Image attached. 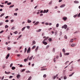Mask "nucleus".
<instances>
[{
  "label": "nucleus",
  "mask_w": 80,
  "mask_h": 80,
  "mask_svg": "<svg viewBox=\"0 0 80 80\" xmlns=\"http://www.w3.org/2000/svg\"><path fill=\"white\" fill-rule=\"evenodd\" d=\"M67 25L66 24L64 25L62 27V28H64L65 30H66V29H67Z\"/></svg>",
  "instance_id": "f257e3e1"
},
{
  "label": "nucleus",
  "mask_w": 80,
  "mask_h": 80,
  "mask_svg": "<svg viewBox=\"0 0 80 80\" xmlns=\"http://www.w3.org/2000/svg\"><path fill=\"white\" fill-rule=\"evenodd\" d=\"M28 58H29V56H28L26 59L25 58L24 59V62H26L27 61H28Z\"/></svg>",
  "instance_id": "f03ea898"
},
{
  "label": "nucleus",
  "mask_w": 80,
  "mask_h": 80,
  "mask_svg": "<svg viewBox=\"0 0 80 80\" xmlns=\"http://www.w3.org/2000/svg\"><path fill=\"white\" fill-rule=\"evenodd\" d=\"M30 50H31V49H30V48L29 47L27 51V53H30Z\"/></svg>",
  "instance_id": "7ed1b4c3"
},
{
  "label": "nucleus",
  "mask_w": 80,
  "mask_h": 80,
  "mask_svg": "<svg viewBox=\"0 0 80 80\" xmlns=\"http://www.w3.org/2000/svg\"><path fill=\"white\" fill-rule=\"evenodd\" d=\"M42 43L43 44H44L45 45H47L48 43H47V42H45V41H42Z\"/></svg>",
  "instance_id": "20e7f679"
},
{
  "label": "nucleus",
  "mask_w": 80,
  "mask_h": 80,
  "mask_svg": "<svg viewBox=\"0 0 80 80\" xmlns=\"http://www.w3.org/2000/svg\"><path fill=\"white\" fill-rule=\"evenodd\" d=\"M63 20L64 21H66L67 20V18L65 17H64L62 18Z\"/></svg>",
  "instance_id": "39448f33"
},
{
  "label": "nucleus",
  "mask_w": 80,
  "mask_h": 80,
  "mask_svg": "<svg viewBox=\"0 0 80 80\" xmlns=\"http://www.w3.org/2000/svg\"><path fill=\"white\" fill-rule=\"evenodd\" d=\"M10 56V53H9L8 54L6 57V59H8V57H9V56Z\"/></svg>",
  "instance_id": "423d86ee"
},
{
  "label": "nucleus",
  "mask_w": 80,
  "mask_h": 80,
  "mask_svg": "<svg viewBox=\"0 0 80 80\" xmlns=\"http://www.w3.org/2000/svg\"><path fill=\"white\" fill-rule=\"evenodd\" d=\"M38 23H39V22L37 21L34 25H38Z\"/></svg>",
  "instance_id": "0eeeda50"
},
{
  "label": "nucleus",
  "mask_w": 80,
  "mask_h": 80,
  "mask_svg": "<svg viewBox=\"0 0 80 80\" xmlns=\"http://www.w3.org/2000/svg\"><path fill=\"white\" fill-rule=\"evenodd\" d=\"M28 23H31L32 22V21L28 19L27 20Z\"/></svg>",
  "instance_id": "6e6552de"
},
{
  "label": "nucleus",
  "mask_w": 80,
  "mask_h": 80,
  "mask_svg": "<svg viewBox=\"0 0 80 80\" xmlns=\"http://www.w3.org/2000/svg\"><path fill=\"white\" fill-rule=\"evenodd\" d=\"M75 46H76V44L75 43L72 44L71 45V47H75Z\"/></svg>",
  "instance_id": "1a4fd4ad"
},
{
  "label": "nucleus",
  "mask_w": 80,
  "mask_h": 80,
  "mask_svg": "<svg viewBox=\"0 0 80 80\" xmlns=\"http://www.w3.org/2000/svg\"><path fill=\"white\" fill-rule=\"evenodd\" d=\"M74 3H78L79 2L78 1H74Z\"/></svg>",
  "instance_id": "9d476101"
},
{
  "label": "nucleus",
  "mask_w": 80,
  "mask_h": 80,
  "mask_svg": "<svg viewBox=\"0 0 80 80\" xmlns=\"http://www.w3.org/2000/svg\"><path fill=\"white\" fill-rule=\"evenodd\" d=\"M65 6V4H62L60 6V8H62V7H64Z\"/></svg>",
  "instance_id": "9b49d317"
},
{
  "label": "nucleus",
  "mask_w": 80,
  "mask_h": 80,
  "mask_svg": "<svg viewBox=\"0 0 80 80\" xmlns=\"http://www.w3.org/2000/svg\"><path fill=\"white\" fill-rule=\"evenodd\" d=\"M38 46H37V47L35 49V51H36V52H37L38 50Z\"/></svg>",
  "instance_id": "f8f14e48"
},
{
  "label": "nucleus",
  "mask_w": 80,
  "mask_h": 80,
  "mask_svg": "<svg viewBox=\"0 0 80 80\" xmlns=\"http://www.w3.org/2000/svg\"><path fill=\"white\" fill-rule=\"evenodd\" d=\"M5 74H7V75H8V74H10V72H7L5 71Z\"/></svg>",
  "instance_id": "ddd939ff"
},
{
  "label": "nucleus",
  "mask_w": 80,
  "mask_h": 80,
  "mask_svg": "<svg viewBox=\"0 0 80 80\" xmlns=\"http://www.w3.org/2000/svg\"><path fill=\"white\" fill-rule=\"evenodd\" d=\"M20 74H18L17 76V78H20Z\"/></svg>",
  "instance_id": "4468645a"
},
{
  "label": "nucleus",
  "mask_w": 80,
  "mask_h": 80,
  "mask_svg": "<svg viewBox=\"0 0 80 80\" xmlns=\"http://www.w3.org/2000/svg\"><path fill=\"white\" fill-rule=\"evenodd\" d=\"M69 54H70V53H69V52L64 53V55H69Z\"/></svg>",
  "instance_id": "2eb2a0df"
},
{
  "label": "nucleus",
  "mask_w": 80,
  "mask_h": 80,
  "mask_svg": "<svg viewBox=\"0 0 80 80\" xmlns=\"http://www.w3.org/2000/svg\"><path fill=\"white\" fill-rule=\"evenodd\" d=\"M42 31V29H39L38 31H36L37 32H41Z\"/></svg>",
  "instance_id": "dca6fc26"
},
{
  "label": "nucleus",
  "mask_w": 80,
  "mask_h": 80,
  "mask_svg": "<svg viewBox=\"0 0 80 80\" xmlns=\"http://www.w3.org/2000/svg\"><path fill=\"white\" fill-rule=\"evenodd\" d=\"M7 49L8 50H11V49H12V48H10V47H8L7 48Z\"/></svg>",
  "instance_id": "f3484780"
},
{
  "label": "nucleus",
  "mask_w": 80,
  "mask_h": 80,
  "mask_svg": "<svg viewBox=\"0 0 80 80\" xmlns=\"http://www.w3.org/2000/svg\"><path fill=\"white\" fill-rule=\"evenodd\" d=\"M74 73H75V72H73L72 74L69 75V77H72V75H73V74H74Z\"/></svg>",
  "instance_id": "a211bd4d"
},
{
  "label": "nucleus",
  "mask_w": 80,
  "mask_h": 80,
  "mask_svg": "<svg viewBox=\"0 0 80 80\" xmlns=\"http://www.w3.org/2000/svg\"><path fill=\"white\" fill-rule=\"evenodd\" d=\"M49 47H50V46L49 45H47L46 47V49H48Z\"/></svg>",
  "instance_id": "6ab92c4d"
},
{
  "label": "nucleus",
  "mask_w": 80,
  "mask_h": 80,
  "mask_svg": "<svg viewBox=\"0 0 80 80\" xmlns=\"http://www.w3.org/2000/svg\"><path fill=\"white\" fill-rule=\"evenodd\" d=\"M54 58L53 59V60L54 61V62H56V60H55V59H56V58H55V56H54Z\"/></svg>",
  "instance_id": "aec40b11"
},
{
  "label": "nucleus",
  "mask_w": 80,
  "mask_h": 80,
  "mask_svg": "<svg viewBox=\"0 0 80 80\" xmlns=\"http://www.w3.org/2000/svg\"><path fill=\"white\" fill-rule=\"evenodd\" d=\"M4 15H5V13H2L0 16V17H2V16H3Z\"/></svg>",
  "instance_id": "412c9836"
},
{
  "label": "nucleus",
  "mask_w": 80,
  "mask_h": 80,
  "mask_svg": "<svg viewBox=\"0 0 80 80\" xmlns=\"http://www.w3.org/2000/svg\"><path fill=\"white\" fill-rule=\"evenodd\" d=\"M32 58H33V56H32V57H30L29 59V60H32Z\"/></svg>",
  "instance_id": "4be33fe9"
},
{
  "label": "nucleus",
  "mask_w": 80,
  "mask_h": 80,
  "mask_svg": "<svg viewBox=\"0 0 80 80\" xmlns=\"http://www.w3.org/2000/svg\"><path fill=\"white\" fill-rule=\"evenodd\" d=\"M47 68H43L41 69V71H43V70H47Z\"/></svg>",
  "instance_id": "5701e85b"
},
{
  "label": "nucleus",
  "mask_w": 80,
  "mask_h": 80,
  "mask_svg": "<svg viewBox=\"0 0 80 80\" xmlns=\"http://www.w3.org/2000/svg\"><path fill=\"white\" fill-rule=\"evenodd\" d=\"M59 26V24L58 23L56 25V27L57 28H58V27Z\"/></svg>",
  "instance_id": "b1692460"
},
{
  "label": "nucleus",
  "mask_w": 80,
  "mask_h": 80,
  "mask_svg": "<svg viewBox=\"0 0 80 80\" xmlns=\"http://www.w3.org/2000/svg\"><path fill=\"white\" fill-rule=\"evenodd\" d=\"M12 70H15V67H12Z\"/></svg>",
  "instance_id": "393cba45"
},
{
  "label": "nucleus",
  "mask_w": 80,
  "mask_h": 80,
  "mask_svg": "<svg viewBox=\"0 0 80 80\" xmlns=\"http://www.w3.org/2000/svg\"><path fill=\"white\" fill-rule=\"evenodd\" d=\"M25 28H26V27H24L23 28H22V31H23L24 30H25Z\"/></svg>",
  "instance_id": "a878e982"
},
{
  "label": "nucleus",
  "mask_w": 80,
  "mask_h": 80,
  "mask_svg": "<svg viewBox=\"0 0 80 80\" xmlns=\"http://www.w3.org/2000/svg\"><path fill=\"white\" fill-rule=\"evenodd\" d=\"M52 38H49L48 39L49 42H51L52 41Z\"/></svg>",
  "instance_id": "bb28decb"
},
{
  "label": "nucleus",
  "mask_w": 80,
  "mask_h": 80,
  "mask_svg": "<svg viewBox=\"0 0 80 80\" xmlns=\"http://www.w3.org/2000/svg\"><path fill=\"white\" fill-rule=\"evenodd\" d=\"M62 52L63 53H65V49L63 48L62 49Z\"/></svg>",
  "instance_id": "cd10ccee"
},
{
  "label": "nucleus",
  "mask_w": 80,
  "mask_h": 80,
  "mask_svg": "<svg viewBox=\"0 0 80 80\" xmlns=\"http://www.w3.org/2000/svg\"><path fill=\"white\" fill-rule=\"evenodd\" d=\"M8 28V26L6 25L5 26V28Z\"/></svg>",
  "instance_id": "c85d7f7f"
},
{
  "label": "nucleus",
  "mask_w": 80,
  "mask_h": 80,
  "mask_svg": "<svg viewBox=\"0 0 80 80\" xmlns=\"http://www.w3.org/2000/svg\"><path fill=\"white\" fill-rule=\"evenodd\" d=\"M12 3L11 2H9V3H7L8 5H11Z\"/></svg>",
  "instance_id": "c756f323"
},
{
  "label": "nucleus",
  "mask_w": 80,
  "mask_h": 80,
  "mask_svg": "<svg viewBox=\"0 0 80 80\" xmlns=\"http://www.w3.org/2000/svg\"><path fill=\"white\" fill-rule=\"evenodd\" d=\"M77 17V14H76L73 16L74 18H76Z\"/></svg>",
  "instance_id": "7c9ffc66"
},
{
  "label": "nucleus",
  "mask_w": 80,
  "mask_h": 80,
  "mask_svg": "<svg viewBox=\"0 0 80 80\" xmlns=\"http://www.w3.org/2000/svg\"><path fill=\"white\" fill-rule=\"evenodd\" d=\"M14 7V5H12V6H10L9 7V8H12V7Z\"/></svg>",
  "instance_id": "2f4dec72"
},
{
  "label": "nucleus",
  "mask_w": 80,
  "mask_h": 80,
  "mask_svg": "<svg viewBox=\"0 0 80 80\" xmlns=\"http://www.w3.org/2000/svg\"><path fill=\"white\" fill-rule=\"evenodd\" d=\"M3 22H0V26H2V25H3Z\"/></svg>",
  "instance_id": "473e14b6"
},
{
  "label": "nucleus",
  "mask_w": 80,
  "mask_h": 80,
  "mask_svg": "<svg viewBox=\"0 0 80 80\" xmlns=\"http://www.w3.org/2000/svg\"><path fill=\"white\" fill-rule=\"evenodd\" d=\"M31 79H32V77L31 76H30L28 80H31Z\"/></svg>",
  "instance_id": "72a5a7b5"
},
{
  "label": "nucleus",
  "mask_w": 80,
  "mask_h": 80,
  "mask_svg": "<svg viewBox=\"0 0 80 80\" xmlns=\"http://www.w3.org/2000/svg\"><path fill=\"white\" fill-rule=\"evenodd\" d=\"M64 80H66V79H67V76H64Z\"/></svg>",
  "instance_id": "f704fd0d"
},
{
  "label": "nucleus",
  "mask_w": 80,
  "mask_h": 80,
  "mask_svg": "<svg viewBox=\"0 0 80 80\" xmlns=\"http://www.w3.org/2000/svg\"><path fill=\"white\" fill-rule=\"evenodd\" d=\"M47 77V75L46 74H44L43 76V78H45Z\"/></svg>",
  "instance_id": "c9c22d12"
},
{
  "label": "nucleus",
  "mask_w": 80,
  "mask_h": 80,
  "mask_svg": "<svg viewBox=\"0 0 80 80\" xmlns=\"http://www.w3.org/2000/svg\"><path fill=\"white\" fill-rule=\"evenodd\" d=\"M55 48H53V52L54 53H55Z\"/></svg>",
  "instance_id": "e433bc0d"
},
{
  "label": "nucleus",
  "mask_w": 80,
  "mask_h": 80,
  "mask_svg": "<svg viewBox=\"0 0 80 80\" xmlns=\"http://www.w3.org/2000/svg\"><path fill=\"white\" fill-rule=\"evenodd\" d=\"M14 15H15V16H17V13H14Z\"/></svg>",
  "instance_id": "4c0bfd02"
},
{
  "label": "nucleus",
  "mask_w": 80,
  "mask_h": 80,
  "mask_svg": "<svg viewBox=\"0 0 80 80\" xmlns=\"http://www.w3.org/2000/svg\"><path fill=\"white\" fill-rule=\"evenodd\" d=\"M27 48H25L24 50V53H26V52H27Z\"/></svg>",
  "instance_id": "58836bf2"
},
{
  "label": "nucleus",
  "mask_w": 80,
  "mask_h": 80,
  "mask_svg": "<svg viewBox=\"0 0 80 80\" xmlns=\"http://www.w3.org/2000/svg\"><path fill=\"white\" fill-rule=\"evenodd\" d=\"M64 38L65 39H67V37L66 35H65L64 36Z\"/></svg>",
  "instance_id": "ea45409f"
},
{
  "label": "nucleus",
  "mask_w": 80,
  "mask_h": 80,
  "mask_svg": "<svg viewBox=\"0 0 80 80\" xmlns=\"http://www.w3.org/2000/svg\"><path fill=\"white\" fill-rule=\"evenodd\" d=\"M32 43L34 44H35V43H36V42H35V41H33Z\"/></svg>",
  "instance_id": "a19ab883"
},
{
  "label": "nucleus",
  "mask_w": 80,
  "mask_h": 80,
  "mask_svg": "<svg viewBox=\"0 0 80 80\" xmlns=\"http://www.w3.org/2000/svg\"><path fill=\"white\" fill-rule=\"evenodd\" d=\"M36 47V46H34L32 48V49H34V48H35Z\"/></svg>",
  "instance_id": "79ce46f5"
},
{
  "label": "nucleus",
  "mask_w": 80,
  "mask_h": 80,
  "mask_svg": "<svg viewBox=\"0 0 80 80\" xmlns=\"http://www.w3.org/2000/svg\"><path fill=\"white\" fill-rule=\"evenodd\" d=\"M61 35H62V32H61L59 34L60 36H61Z\"/></svg>",
  "instance_id": "37998d69"
},
{
  "label": "nucleus",
  "mask_w": 80,
  "mask_h": 80,
  "mask_svg": "<svg viewBox=\"0 0 80 80\" xmlns=\"http://www.w3.org/2000/svg\"><path fill=\"white\" fill-rule=\"evenodd\" d=\"M60 57H62V53H60Z\"/></svg>",
  "instance_id": "c03bdc74"
},
{
  "label": "nucleus",
  "mask_w": 80,
  "mask_h": 80,
  "mask_svg": "<svg viewBox=\"0 0 80 80\" xmlns=\"http://www.w3.org/2000/svg\"><path fill=\"white\" fill-rule=\"evenodd\" d=\"M68 62H69V61H67L65 63V65H67V64L68 63Z\"/></svg>",
  "instance_id": "a18cd8bd"
},
{
  "label": "nucleus",
  "mask_w": 80,
  "mask_h": 80,
  "mask_svg": "<svg viewBox=\"0 0 80 80\" xmlns=\"http://www.w3.org/2000/svg\"><path fill=\"white\" fill-rule=\"evenodd\" d=\"M26 73H30V72L29 71H27L26 72Z\"/></svg>",
  "instance_id": "49530a36"
},
{
  "label": "nucleus",
  "mask_w": 80,
  "mask_h": 80,
  "mask_svg": "<svg viewBox=\"0 0 80 80\" xmlns=\"http://www.w3.org/2000/svg\"><path fill=\"white\" fill-rule=\"evenodd\" d=\"M12 66H13V63H12L10 65V67H12Z\"/></svg>",
  "instance_id": "de8ad7c7"
},
{
  "label": "nucleus",
  "mask_w": 80,
  "mask_h": 80,
  "mask_svg": "<svg viewBox=\"0 0 80 80\" xmlns=\"http://www.w3.org/2000/svg\"><path fill=\"white\" fill-rule=\"evenodd\" d=\"M48 40V39L47 38H46L45 39H44L43 41H46V40Z\"/></svg>",
  "instance_id": "09e8293b"
},
{
  "label": "nucleus",
  "mask_w": 80,
  "mask_h": 80,
  "mask_svg": "<svg viewBox=\"0 0 80 80\" xmlns=\"http://www.w3.org/2000/svg\"><path fill=\"white\" fill-rule=\"evenodd\" d=\"M25 71V69H23L22 70V72H24Z\"/></svg>",
  "instance_id": "8fccbe9b"
},
{
  "label": "nucleus",
  "mask_w": 80,
  "mask_h": 80,
  "mask_svg": "<svg viewBox=\"0 0 80 80\" xmlns=\"http://www.w3.org/2000/svg\"><path fill=\"white\" fill-rule=\"evenodd\" d=\"M80 17V12L78 14V17Z\"/></svg>",
  "instance_id": "3c124183"
},
{
  "label": "nucleus",
  "mask_w": 80,
  "mask_h": 80,
  "mask_svg": "<svg viewBox=\"0 0 80 80\" xmlns=\"http://www.w3.org/2000/svg\"><path fill=\"white\" fill-rule=\"evenodd\" d=\"M15 29V27H13L12 28V30H14Z\"/></svg>",
  "instance_id": "603ef678"
},
{
  "label": "nucleus",
  "mask_w": 80,
  "mask_h": 80,
  "mask_svg": "<svg viewBox=\"0 0 80 80\" xmlns=\"http://www.w3.org/2000/svg\"><path fill=\"white\" fill-rule=\"evenodd\" d=\"M73 42V39H72L71 40V41H70V42Z\"/></svg>",
  "instance_id": "864d4df0"
},
{
  "label": "nucleus",
  "mask_w": 80,
  "mask_h": 80,
  "mask_svg": "<svg viewBox=\"0 0 80 80\" xmlns=\"http://www.w3.org/2000/svg\"><path fill=\"white\" fill-rule=\"evenodd\" d=\"M0 7H4V6H3V5H0Z\"/></svg>",
  "instance_id": "5fc2aeb1"
},
{
  "label": "nucleus",
  "mask_w": 80,
  "mask_h": 80,
  "mask_svg": "<svg viewBox=\"0 0 80 80\" xmlns=\"http://www.w3.org/2000/svg\"><path fill=\"white\" fill-rule=\"evenodd\" d=\"M22 35H21L19 36L18 37V38H20L21 37H22Z\"/></svg>",
  "instance_id": "6e6d98bb"
},
{
  "label": "nucleus",
  "mask_w": 80,
  "mask_h": 80,
  "mask_svg": "<svg viewBox=\"0 0 80 80\" xmlns=\"http://www.w3.org/2000/svg\"><path fill=\"white\" fill-rule=\"evenodd\" d=\"M46 12V10H44L43 11V13H45Z\"/></svg>",
  "instance_id": "4d7b16f0"
},
{
  "label": "nucleus",
  "mask_w": 80,
  "mask_h": 80,
  "mask_svg": "<svg viewBox=\"0 0 80 80\" xmlns=\"http://www.w3.org/2000/svg\"><path fill=\"white\" fill-rule=\"evenodd\" d=\"M13 77V76H10L9 77V78H12Z\"/></svg>",
  "instance_id": "13d9d810"
},
{
  "label": "nucleus",
  "mask_w": 80,
  "mask_h": 80,
  "mask_svg": "<svg viewBox=\"0 0 80 80\" xmlns=\"http://www.w3.org/2000/svg\"><path fill=\"white\" fill-rule=\"evenodd\" d=\"M52 28H50L48 29V31H50V30H52Z\"/></svg>",
  "instance_id": "bf43d9fd"
},
{
  "label": "nucleus",
  "mask_w": 80,
  "mask_h": 80,
  "mask_svg": "<svg viewBox=\"0 0 80 80\" xmlns=\"http://www.w3.org/2000/svg\"><path fill=\"white\" fill-rule=\"evenodd\" d=\"M5 22H8L9 21L8 20H7L5 21Z\"/></svg>",
  "instance_id": "052dcab7"
},
{
  "label": "nucleus",
  "mask_w": 80,
  "mask_h": 80,
  "mask_svg": "<svg viewBox=\"0 0 80 80\" xmlns=\"http://www.w3.org/2000/svg\"><path fill=\"white\" fill-rule=\"evenodd\" d=\"M19 67H23V65H22V64H20L19 66Z\"/></svg>",
  "instance_id": "680f3d73"
},
{
  "label": "nucleus",
  "mask_w": 80,
  "mask_h": 80,
  "mask_svg": "<svg viewBox=\"0 0 80 80\" xmlns=\"http://www.w3.org/2000/svg\"><path fill=\"white\" fill-rule=\"evenodd\" d=\"M43 10H41L40 12V13H43Z\"/></svg>",
  "instance_id": "e2e57ef3"
},
{
  "label": "nucleus",
  "mask_w": 80,
  "mask_h": 80,
  "mask_svg": "<svg viewBox=\"0 0 80 80\" xmlns=\"http://www.w3.org/2000/svg\"><path fill=\"white\" fill-rule=\"evenodd\" d=\"M3 32V30L1 31L0 32V33H2Z\"/></svg>",
  "instance_id": "0e129e2a"
},
{
  "label": "nucleus",
  "mask_w": 80,
  "mask_h": 80,
  "mask_svg": "<svg viewBox=\"0 0 80 80\" xmlns=\"http://www.w3.org/2000/svg\"><path fill=\"white\" fill-rule=\"evenodd\" d=\"M27 28L28 29L29 28H30V26H27Z\"/></svg>",
  "instance_id": "69168bd1"
},
{
  "label": "nucleus",
  "mask_w": 80,
  "mask_h": 80,
  "mask_svg": "<svg viewBox=\"0 0 80 80\" xmlns=\"http://www.w3.org/2000/svg\"><path fill=\"white\" fill-rule=\"evenodd\" d=\"M48 10L47 9L46 11V13H48Z\"/></svg>",
  "instance_id": "338daca9"
},
{
  "label": "nucleus",
  "mask_w": 80,
  "mask_h": 80,
  "mask_svg": "<svg viewBox=\"0 0 80 80\" xmlns=\"http://www.w3.org/2000/svg\"><path fill=\"white\" fill-rule=\"evenodd\" d=\"M18 33L17 31H16L14 32L15 34H17V33Z\"/></svg>",
  "instance_id": "774afa93"
}]
</instances>
